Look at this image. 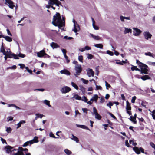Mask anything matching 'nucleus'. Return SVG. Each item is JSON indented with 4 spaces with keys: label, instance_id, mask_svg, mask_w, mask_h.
<instances>
[{
    "label": "nucleus",
    "instance_id": "nucleus-9",
    "mask_svg": "<svg viewBox=\"0 0 155 155\" xmlns=\"http://www.w3.org/2000/svg\"><path fill=\"white\" fill-rule=\"evenodd\" d=\"M71 89L69 87L66 86L62 87L60 90V91L62 93H66L69 92Z\"/></svg>",
    "mask_w": 155,
    "mask_h": 155
},
{
    "label": "nucleus",
    "instance_id": "nucleus-26",
    "mask_svg": "<svg viewBox=\"0 0 155 155\" xmlns=\"http://www.w3.org/2000/svg\"><path fill=\"white\" fill-rule=\"evenodd\" d=\"M64 151L67 155H70L72 154V152L67 149H65Z\"/></svg>",
    "mask_w": 155,
    "mask_h": 155
},
{
    "label": "nucleus",
    "instance_id": "nucleus-39",
    "mask_svg": "<svg viewBox=\"0 0 155 155\" xmlns=\"http://www.w3.org/2000/svg\"><path fill=\"white\" fill-rule=\"evenodd\" d=\"M136 63H137L138 64V65H139V67H141L143 65V64L141 62H140L138 60H137L136 61Z\"/></svg>",
    "mask_w": 155,
    "mask_h": 155
},
{
    "label": "nucleus",
    "instance_id": "nucleus-31",
    "mask_svg": "<svg viewBox=\"0 0 155 155\" xmlns=\"http://www.w3.org/2000/svg\"><path fill=\"white\" fill-rule=\"evenodd\" d=\"M125 30L124 31V32L125 33L131 32L132 30L131 29H130V28L128 29V28H125Z\"/></svg>",
    "mask_w": 155,
    "mask_h": 155
},
{
    "label": "nucleus",
    "instance_id": "nucleus-64",
    "mask_svg": "<svg viewBox=\"0 0 155 155\" xmlns=\"http://www.w3.org/2000/svg\"><path fill=\"white\" fill-rule=\"evenodd\" d=\"M148 64L151 65L155 66V62H149Z\"/></svg>",
    "mask_w": 155,
    "mask_h": 155
},
{
    "label": "nucleus",
    "instance_id": "nucleus-46",
    "mask_svg": "<svg viewBox=\"0 0 155 155\" xmlns=\"http://www.w3.org/2000/svg\"><path fill=\"white\" fill-rule=\"evenodd\" d=\"M91 36H92V37L94 38V39H100V37L99 36H94V35L93 34H91Z\"/></svg>",
    "mask_w": 155,
    "mask_h": 155
},
{
    "label": "nucleus",
    "instance_id": "nucleus-14",
    "mask_svg": "<svg viewBox=\"0 0 155 155\" xmlns=\"http://www.w3.org/2000/svg\"><path fill=\"white\" fill-rule=\"evenodd\" d=\"M143 35L146 39L150 38L152 36V35L147 31L144 32Z\"/></svg>",
    "mask_w": 155,
    "mask_h": 155
},
{
    "label": "nucleus",
    "instance_id": "nucleus-1",
    "mask_svg": "<svg viewBox=\"0 0 155 155\" xmlns=\"http://www.w3.org/2000/svg\"><path fill=\"white\" fill-rule=\"evenodd\" d=\"M52 24L55 26H58L59 28L62 27L63 26V22L61 20L60 14L57 12L53 16Z\"/></svg>",
    "mask_w": 155,
    "mask_h": 155
},
{
    "label": "nucleus",
    "instance_id": "nucleus-63",
    "mask_svg": "<svg viewBox=\"0 0 155 155\" xmlns=\"http://www.w3.org/2000/svg\"><path fill=\"white\" fill-rule=\"evenodd\" d=\"M82 110L84 112H85L86 113H87V111L88 110L87 109L85 108H83L82 109Z\"/></svg>",
    "mask_w": 155,
    "mask_h": 155
},
{
    "label": "nucleus",
    "instance_id": "nucleus-18",
    "mask_svg": "<svg viewBox=\"0 0 155 155\" xmlns=\"http://www.w3.org/2000/svg\"><path fill=\"white\" fill-rule=\"evenodd\" d=\"M131 107L130 106V103L128 101H126V109L127 110H131Z\"/></svg>",
    "mask_w": 155,
    "mask_h": 155
},
{
    "label": "nucleus",
    "instance_id": "nucleus-59",
    "mask_svg": "<svg viewBox=\"0 0 155 155\" xmlns=\"http://www.w3.org/2000/svg\"><path fill=\"white\" fill-rule=\"evenodd\" d=\"M80 90L82 92H84L85 91V88L83 87V86H80Z\"/></svg>",
    "mask_w": 155,
    "mask_h": 155
},
{
    "label": "nucleus",
    "instance_id": "nucleus-62",
    "mask_svg": "<svg viewBox=\"0 0 155 155\" xmlns=\"http://www.w3.org/2000/svg\"><path fill=\"white\" fill-rule=\"evenodd\" d=\"M96 88L97 90H102V88L100 86H98L96 85Z\"/></svg>",
    "mask_w": 155,
    "mask_h": 155
},
{
    "label": "nucleus",
    "instance_id": "nucleus-17",
    "mask_svg": "<svg viewBox=\"0 0 155 155\" xmlns=\"http://www.w3.org/2000/svg\"><path fill=\"white\" fill-rule=\"evenodd\" d=\"M50 46L54 49L59 47V46L58 44L54 42L51 43L50 44Z\"/></svg>",
    "mask_w": 155,
    "mask_h": 155
},
{
    "label": "nucleus",
    "instance_id": "nucleus-11",
    "mask_svg": "<svg viewBox=\"0 0 155 155\" xmlns=\"http://www.w3.org/2000/svg\"><path fill=\"white\" fill-rule=\"evenodd\" d=\"M37 56L38 57L41 58L43 57L46 54L44 50H43L40 51L39 52H37Z\"/></svg>",
    "mask_w": 155,
    "mask_h": 155
},
{
    "label": "nucleus",
    "instance_id": "nucleus-40",
    "mask_svg": "<svg viewBox=\"0 0 155 155\" xmlns=\"http://www.w3.org/2000/svg\"><path fill=\"white\" fill-rule=\"evenodd\" d=\"M6 131L8 133H10L12 131V129L10 127H6Z\"/></svg>",
    "mask_w": 155,
    "mask_h": 155
},
{
    "label": "nucleus",
    "instance_id": "nucleus-13",
    "mask_svg": "<svg viewBox=\"0 0 155 155\" xmlns=\"http://www.w3.org/2000/svg\"><path fill=\"white\" fill-rule=\"evenodd\" d=\"M5 2L9 4L8 6L11 9H13L15 7L13 2L11 0H6Z\"/></svg>",
    "mask_w": 155,
    "mask_h": 155
},
{
    "label": "nucleus",
    "instance_id": "nucleus-55",
    "mask_svg": "<svg viewBox=\"0 0 155 155\" xmlns=\"http://www.w3.org/2000/svg\"><path fill=\"white\" fill-rule=\"evenodd\" d=\"M120 19L121 21L122 22H124V17L123 16H120Z\"/></svg>",
    "mask_w": 155,
    "mask_h": 155
},
{
    "label": "nucleus",
    "instance_id": "nucleus-29",
    "mask_svg": "<svg viewBox=\"0 0 155 155\" xmlns=\"http://www.w3.org/2000/svg\"><path fill=\"white\" fill-rule=\"evenodd\" d=\"M73 97L76 100H81V97L77 94H74Z\"/></svg>",
    "mask_w": 155,
    "mask_h": 155
},
{
    "label": "nucleus",
    "instance_id": "nucleus-34",
    "mask_svg": "<svg viewBox=\"0 0 155 155\" xmlns=\"http://www.w3.org/2000/svg\"><path fill=\"white\" fill-rule=\"evenodd\" d=\"M145 54L146 55L148 56L154 58V57L153 56V54L151 53L150 52H148L145 53Z\"/></svg>",
    "mask_w": 155,
    "mask_h": 155
},
{
    "label": "nucleus",
    "instance_id": "nucleus-16",
    "mask_svg": "<svg viewBox=\"0 0 155 155\" xmlns=\"http://www.w3.org/2000/svg\"><path fill=\"white\" fill-rule=\"evenodd\" d=\"M60 72L61 74H64L67 75H70V72L67 70H61Z\"/></svg>",
    "mask_w": 155,
    "mask_h": 155
},
{
    "label": "nucleus",
    "instance_id": "nucleus-22",
    "mask_svg": "<svg viewBox=\"0 0 155 155\" xmlns=\"http://www.w3.org/2000/svg\"><path fill=\"white\" fill-rule=\"evenodd\" d=\"M36 117H35V120H36L39 118H41L44 116L43 114H35Z\"/></svg>",
    "mask_w": 155,
    "mask_h": 155
},
{
    "label": "nucleus",
    "instance_id": "nucleus-7",
    "mask_svg": "<svg viewBox=\"0 0 155 155\" xmlns=\"http://www.w3.org/2000/svg\"><path fill=\"white\" fill-rule=\"evenodd\" d=\"M140 67L141 68V73H144L146 74H148V70L147 68H148L147 65L143 64V65Z\"/></svg>",
    "mask_w": 155,
    "mask_h": 155
},
{
    "label": "nucleus",
    "instance_id": "nucleus-4",
    "mask_svg": "<svg viewBox=\"0 0 155 155\" xmlns=\"http://www.w3.org/2000/svg\"><path fill=\"white\" fill-rule=\"evenodd\" d=\"M91 114L93 115H95V117L96 119L98 120H100L101 119V116L98 114L97 110L95 107L93 108V112H92Z\"/></svg>",
    "mask_w": 155,
    "mask_h": 155
},
{
    "label": "nucleus",
    "instance_id": "nucleus-43",
    "mask_svg": "<svg viewBox=\"0 0 155 155\" xmlns=\"http://www.w3.org/2000/svg\"><path fill=\"white\" fill-rule=\"evenodd\" d=\"M2 37H3L5 38V39H12V38L8 36H6L5 37L4 36V35H0V38Z\"/></svg>",
    "mask_w": 155,
    "mask_h": 155
},
{
    "label": "nucleus",
    "instance_id": "nucleus-30",
    "mask_svg": "<svg viewBox=\"0 0 155 155\" xmlns=\"http://www.w3.org/2000/svg\"><path fill=\"white\" fill-rule=\"evenodd\" d=\"M19 150L21 151H24L26 153L28 151V149L26 148L24 149L22 147H19Z\"/></svg>",
    "mask_w": 155,
    "mask_h": 155
},
{
    "label": "nucleus",
    "instance_id": "nucleus-23",
    "mask_svg": "<svg viewBox=\"0 0 155 155\" xmlns=\"http://www.w3.org/2000/svg\"><path fill=\"white\" fill-rule=\"evenodd\" d=\"M141 78L143 80H146L147 79H150V78L148 75H145L141 77Z\"/></svg>",
    "mask_w": 155,
    "mask_h": 155
},
{
    "label": "nucleus",
    "instance_id": "nucleus-37",
    "mask_svg": "<svg viewBox=\"0 0 155 155\" xmlns=\"http://www.w3.org/2000/svg\"><path fill=\"white\" fill-rule=\"evenodd\" d=\"M78 59L81 62H83V56L82 55L79 56L78 57Z\"/></svg>",
    "mask_w": 155,
    "mask_h": 155
},
{
    "label": "nucleus",
    "instance_id": "nucleus-27",
    "mask_svg": "<svg viewBox=\"0 0 155 155\" xmlns=\"http://www.w3.org/2000/svg\"><path fill=\"white\" fill-rule=\"evenodd\" d=\"M131 70L132 71H134V70L140 71V69L138 68L137 66H133L132 65V67L131 68Z\"/></svg>",
    "mask_w": 155,
    "mask_h": 155
},
{
    "label": "nucleus",
    "instance_id": "nucleus-33",
    "mask_svg": "<svg viewBox=\"0 0 155 155\" xmlns=\"http://www.w3.org/2000/svg\"><path fill=\"white\" fill-rule=\"evenodd\" d=\"M87 58L88 59H91L93 58L94 57V56L91 54H87Z\"/></svg>",
    "mask_w": 155,
    "mask_h": 155
},
{
    "label": "nucleus",
    "instance_id": "nucleus-32",
    "mask_svg": "<svg viewBox=\"0 0 155 155\" xmlns=\"http://www.w3.org/2000/svg\"><path fill=\"white\" fill-rule=\"evenodd\" d=\"M44 103L46 105H48L49 107H51V106L50 104V101H49L45 100L44 101Z\"/></svg>",
    "mask_w": 155,
    "mask_h": 155
},
{
    "label": "nucleus",
    "instance_id": "nucleus-47",
    "mask_svg": "<svg viewBox=\"0 0 155 155\" xmlns=\"http://www.w3.org/2000/svg\"><path fill=\"white\" fill-rule=\"evenodd\" d=\"M140 152H141L142 153H145L146 154H147V152H144V150L142 147H140Z\"/></svg>",
    "mask_w": 155,
    "mask_h": 155
},
{
    "label": "nucleus",
    "instance_id": "nucleus-53",
    "mask_svg": "<svg viewBox=\"0 0 155 155\" xmlns=\"http://www.w3.org/2000/svg\"><path fill=\"white\" fill-rule=\"evenodd\" d=\"M84 48L85 51L86 50H88L91 49V47H89V46H86Z\"/></svg>",
    "mask_w": 155,
    "mask_h": 155
},
{
    "label": "nucleus",
    "instance_id": "nucleus-54",
    "mask_svg": "<svg viewBox=\"0 0 155 155\" xmlns=\"http://www.w3.org/2000/svg\"><path fill=\"white\" fill-rule=\"evenodd\" d=\"M1 141L3 143L7 144V143L5 140L2 137L1 138Z\"/></svg>",
    "mask_w": 155,
    "mask_h": 155
},
{
    "label": "nucleus",
    "instance_id": "nucleus-6",
    "mask_svg": "<svg viewBox=\"0 0 155 155\" xmlns=\"http://www.w3.org/2000/svg\"><path fill=\"white\" fill-rule=\"evenodd\" d=\"M25 56V55L21 53H20L17 55L13 54H12L11 55H9L8 58H13L15 59H19V57L24 58Z\"/></svg>",
    "mask_w": 155,
    "mask_h": 155
},
{
    "label": "nucleus",
    "instance_id": "nucleus-44",
    "mask_svg": "<svg viewBox=\"0 0 155 155\" xmlns=\"http://www.w3.org/2000/svg\"><path fill=\"white\" fill-rule=\"evenodd\" d=\"M106 52L107 54L110 56H113L114 55L113 53L109 50H107Z\"/></svg>",
    "mask_w": 155,
    "mask_h": 155
},
{
    "label": "nucleus",
    "instance_id": "nucleus-24",
    "mask_svg": "<svg viewBox=\"0 0 155 155\" xmlns=\"http://www.w3.org/2000/svg\"><path fill=\"white\" fill-rule=\"evenodd\" d=\"M72 136L73 137L72 138H71V139L72 140L75 141L77 143H78L79 142L78 139L77 137L74 136L73 134H72Z\"/></svg>",
    "mask_w": 155,
    "mask_h": 155
},
{
    "label": "nucleus",
    "instance_id": "nucleus-28",
    "mask_svg": "<svg viewBox=\"0 0 155 155\" xmlns=\"http://www.w3.org/2000/svg\"><path fill=\"white\" fill-rule=\"evenodd\" d=\"M71 85L75 89L78 90V87L77 85H76L75 83L73 82H71Z\"/></svg>",
    "mask_w": 155,
    "mask_h": 155
},
{
    "label": "nucleus",
    "instance_id": "nucleus-50",
    "mask_svg": "<svg viewBox=\"0 0 155 155\" xmlns=\"http://www.w3.org/2000/svg\"><path fill=\"white\" fill-rule=\"evenodd\" d=\"M108 114L109 115H110L113 118H114V119H116V117L113 114H112L111 113H110V112H108Z\"/></svg>",
    "mask_w": 155,
    "mask_h": 155
},
{
    "label": "nucleus",
    "instance_id": "nucleus-58",
    "mask_svg": "<svg viewBox=\"0 0 155 155\" xmlns=\"http://www.w3.org/2000/svg\"><path fill=\"white\" fill-rule=\"evenodd\" d=\"M150 144L152 148H154L155 149V144L154 143L151 142L150 143Z\"/></svg>",
    "mask_w": 155,
    "mask_h": 155
},
{
    "label": "nucleus",
    "instance_id": "nucleus-5",
    "mask_svg": "<svg viewBox=\"0 0 155 155\" xmlns=\"http://www.w3.org/2000/svg\"><path fill=\"white\" fill-rule=\"evenodd\" d=\"M48 4L52 5L55 4L58 6H59L60 5L62 6L61 2L58 0H51L50 1H48Z\"/></svg>",
    "mask_w": 155,
    "mask_h": 155
},
{
    "label": "nucleus",
    "instance_id": "nucleus-10",
    "mask_svg": "<svg viewBox=\"0 0 155 155\" xmlns=\"http://www.w3.org/2000/svg\"><path fill=\"white\" fill-rule=\"evenodd\" d=\"M133 34L135 36L139 35L142 32L139 29L136 28H133Z\"/></svg>",
    "mask_w": 155,
    "mask_h": 155
},
{
    "label": "nucleus",
    "instance_id": "nucleus-56",
    "mask_svg": "<svg viewBox=\"0 0 155 155\" xmlns=\"http://www.w3.org/2000/svg\"><path fill=\"white\" fill-rule=\"evenodd\" d=\"M78 114L80 115L81 114L79 112L78 110H75V117H76Z\"/></svg>",
    "mask_w": 155,
    "mask_h": 155
},
{
    "label": "nucleus",
    "instance_id": "nucleus-19",
    "mask_svg": "<svg viewBox=\"0 0 155 155\" xmlns=\"http://www.w3.org/2000/svg\"><path fill=\"white\" fill-rule=\"evenodd\" d=\"M5 148L6 149V152L7 153H9L11 151L13 150L12 149V148L9 146H7Z\"/></svg>",
    "mask_w": 155,
    "mask_h": 155
},
{
    "label": "nucleus",
    "instance_id": "nucleus-61",
    "mask_svg": "<svg viewBox=\"0 0 155 155\" xmlns=\"http://www.w3.org/2000/svg\"><path fill=\"white\" fill-rule=\"evenodd\" d=\"M125 145L128 147H130V146L128 143V141L127 140H126L125 141Z\"/></svg>",
    "mask_w": 155,
    "mask_h": 155
},
{
    "label": "nucleus",
    "instance_id": "nucleus-8",
    "mask_svg": "<svg viewBox=\"0 0 155 155\" xmlns=\"http://www.w3.org/2000/svg\"><path fill=\"white\" fill-rule=\"evenodd\" d=\"M98 98V96L97 95H94L90 100L88 101L87 104H88L89 105H91L92 104L94 101L96 102L97 101Z\"/></svg>",
    "mask_w": 155,
    "mask_h": 155
},
{
    "label": "nucleus",
    "instance_id": "nucleus-48",
    "mask_svg": "<svg viewBox=\"0 0 155 155\" xmlns=\"http://www.w3.org/2000/svg\"><path fill=\"white\" fill-rule=\"evenodd\" d=\"M113 104V103L110 102L108 103L107 104V106H109L110 108H111V106H112Z\"/></svg>",
    "mask_w": 155,
    "mask_h": 155
},
{
    "label": "nucleus",
    "instance_id": "nucleus-2",
    "mask_svg": "<svg viewBox=\"0 0 155 155\" xmlns=\"http://www.w3.org/2000/svg\"><path fill=\"white\" fill-rule=\"evenodd\" d=\"M74 69L75 71V73L74 74V75L77 77L80 74L82 70L81 66L80 64H77L75 66Z\"/></svg>",
    "mask_w": 155,
    "mask_h": 155
},
{
    "label": "nucleus",
    "instance_id": "nucleus-25",
    "mask_svg": "<svg viewBox=\"0 0 155 155\" xmlns=\"http://www.w3.org/2000/svg\"><path fill=\"white\" fill-rule=\"evenodd\" d=\"M94 46L97 48H99L100 49L102 48L103 47V45L101 44H96L94 45Z\"/></svg>",
    "mask_w": 155,
    "mask_h": 155
},
{
    "label": "nucleus",
    "instance_id": "nucleus-41",
    "mask_svg": "<svg viewBox=\"0 0 155 155\" xmlns=\"http://www.w3.org/2000/svg\"><path fill=\"white\" fill-rule=\"evenodd\" d=\"M81 80L84 84H88V80H86L83 78H81Z\"/></svg>",
    "mask_w": 155,
    "mask_h": 155
},
{
    "label": "nucleus",
    "instance_id": "nucleus-3",
    "mask_svg": "<svg viewBox=\"0 0 155 155\" xmlns=\"http://www.w3.org/2000/svg\"><path fill=\"white\" fill-rule=\"evenodd\" d=\"M38 137L36 136L33 139L30 141H28L22 145V146L23 147H26V146L28 145L29 144L31 145L33 144L34 143H38Z\"/></svg>",
    "mask_w": 155,
    "mask_h": 155
},
{
    "label": "nucleus",
    "instance_id": "nucleus-57",
    "mask_svg": "<svg viewBox=\"0 0 155 155\" xmlns=\"http://www.w3.org/2000/svg\"><path fill=\"white\" fill-rule=\"evenodd\" d=\"M82 128L88 130H90L88 128V127L86 126L83 125Z\"/></svg>",
    "mask_w": 155,
    "mask_h": 155
},
{
    "label": "nucleus",
    "instance_id": "nucleus-12",
    "mask_svg": "<svg viewBox=\"0 0 155 155\" xmlns=\"http://www.w3.org/2000/svg\"><path fill=\"white\" fill-rule=\"evenodd\" d=\"M94 72L91 69L88 68L87 70V74L88 76L89 77L91 76L93 77L94 76Z\"/></svg>",
    "mask_w": 155,
    "mask_h": 155
},
{
    "label": "nucleus",
    "instance_id": "nucleus-21",
    "mask_svg": "<svg viewBox=\"0 0 155 155\" xmlns=\"http://www.w3.org/2000/svg\"><path fill=\"white\" fill-rule=\"evenodd\" d=\"M0 51L1 52L3 53L4 55H6V51L4 49V47L3 45V43H2V46L0 48Z\"/></svg>",
    "mask_w": 155,
    "mask_h": 155
},
{
    "label": "nucleus",
    "instance_id": "nucleus-15",
    "mask_svg": "<svg viewBox=\"0 0 155 155\" xmlns=\"http://www.w3.org/2000/svg\"><path fill=\"white\" fill-rule=\"evenodd\" d=\"M133 150L137 154H139L140 153V148H138L137 147H133Z\"/></svg>",
    "mask_w": 155,
    "mask_h": 155
},
{
    "label": "nucleus",
    "instance_id": "nucleus-60",
    "mask_svg": "<svg viewBox=\"0 0 155 155\" xmlns=\"http://www.w3.org/2000/svg\"><path fill=\"white\" fill-rule=\"evenodd\" d=\"M73 22L74 23V26L77 25L78 27H79V25L77 24V22L75 21V20L73 19Z\"/></svg>",
    "mask_w": 155,
    "mask_h": 155
},
{
    "label": "nucleus",
    "instance_id": "nucleus-36",
    "mask_svg": "<svg viewBox=\"0 0 155 155\" xmlns=\"http://www.w3.org/2000/svg\"><path fill=\"white\" fill-rule=\"evenodd\" d=\"M130 120L135 124H136L137 123V121L136 120H134L133 119V117L131 116H130Z\"/></svg>",
    "mask_w": 155,
    "mask_h": 155
},
{
    "label": "nucleus",
    "instance_id": "nucleus-38",
    "mask_svg": "<svg viewBox=\"0 0 155 155\" xmlns=\"http://www.w3.org/2000/svg\"><path fill=\"white\" fill-rule=\"evenodd\" d=\"M81 100H82V101H84V102H86L87 104L88 99L84 96H83V97H82V99H81Z\"/></svg>",
    "mask_w": 155,
    "mask_h": 155
},
{
    "label": "nucleus",
    "instance_id": "nucleus-35",
    "mask_svg": "<svg viewBox=\"0 0 155 155\" xmlns=\"http://www.w3.org/2000/svg\"><path fill=\"white\" fill-rule=\"evenodd\" d=\"M130 120L135 124H136L137 123V121L136 120H134L133 119V117L131 116H130Z\"/></svg>",
    "mask_w": 155,
    "mask_h": 155
},
{
    "label": "nucleus",
    "instance_id": "nucleus-45",
    "mask_svg": "<svg viewBox=\"0 0 155 155\" xmlns=\"http://www.w3.org/2000/svg\"><path fill=\"white\" fill-rule=\"evenodd\" d=\"M105 86L106 87V89H108L110 87V85L106 81H105Z\"/></svg>",
    "mask_w": 155,
    "mask_h": 155
},
{
    "label": "nucleus",
    "instance_id": "nucleus-20",
    "mask_svg": "<svg viewBox=\"0 0 155 155\" xmlns=\"http://www.w3.org/2000/svg\"><path fill=\"white\" fill-rule=\"evenodd\" d=\"M92 22H93L92 25H93L94 28L96 30H98L99 29V27L98 26H97L95 25V21H94V19L93 18H92Z\"/></svg>",
    "mask_w": 155,
    "mask_h": 155
},
{
    "label": "nucleus",
    "instance_id": "nucleus-51",
    "mask_svg": "<svg viewBox=\"0 0 155 155\" xmlns=\"http://www.w3.org/2000/svg\"><path fill=\"white\" fill-rule=\"evenodd\" d=\"M136 97L135 96H134L133 97L131 100V102L133 103H135V100L136 99Z\"/></svg>",
    "mask_w": 155,
    "mask_h": 155
},
{
    "label": "nucleus",
    "instance_id": "nucleus-42",
    "mask_svg": "<svg viewBox=\"0 0 155 155\" xmlns=\"http://www.w3.org/2000/svg\"><path fill=\"white\" fill-rule=\"evenodd\" d=\"M49 136L50 137L54 138H58V137H55L54 135L52 133V132H51L49 133Z\"/></svg>",
    "mask_w": 155,
    "mask_h": 155
},
{
    "label": "nucleus",
    "instance_id": "nucleus-49",
    "mask_svg": "<svg viewBox=\"0 0 155 155\" xmlns=\"http://www.w3.org/2000/svg\"><path fill=\"white\" fill-rule=\"evenodd\" d=\"M18 65L20 66V68L21 69H23L25 67V65L24 64H19Z\"/></svg>",
    "mask_w": 155,
    "mask_h": 155
},
{
    "label": "nucleus",
    "instance_id": "nucleus-52",
    "mask_svg": "<svg viewBox=\"0 0 155 155\" xmlns=\"http://www.w3.org/2000/svg\"><path fill=\"white\" fill-rule=\"evenodd\" d=\"M13 120V118L11 117H7V121L8 122L12 120Z\"/></svg>",
    "mask_w": 155,
    "mask_h": 155
}]
</instances>
